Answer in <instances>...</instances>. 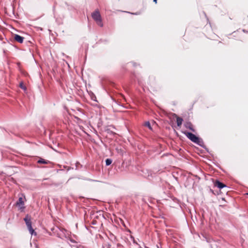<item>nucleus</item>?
Here are the masks:
<instances>
[{
	"label": "nucleus",
	"mask_w": 248,
	"mask_h": 248,
	"mask_svg": "<svg viewBox=\"0 0 248 248\" xmlns=\"http://www.w3.org/2000/svg\"><path fill=\"white\" fill-rule=\"evenodd\" d=\"M24 204V201L22 197H19L16 203V206H17L21 211H23L25 209V207Z\"/></svg>",
	"instance_id": "5"
},
{
	"label": "nucleus",
	"mask_w": 248,
	"mask_h": 248,
	"mask_svg": "<svg viewBox=\"0 0 248 248\" xmlns=\"http://www.w3.org/2000/svg\"><path fill=\"white\" fill-rule=\"evenodd\" d=\"M143 174V176L147 178L148 180H151L152 178H155L156 176V175L155 173L153 172L151 170H142Z\"/></svg>",
	"instance_id": "3"
},
{
	"label": "nucleus",
	"mask_w": 248,
	"mask_h": 248,
	"mask_svg": "<svg viewBox=\"0 0 248 248\" xmlns=\"http://www.w3.org/2000/svg\"><path fill=\"white\" fill-rule=\"evenodd\" d=\"M222 200L223 201H225V198H222Z\"/></svg>",
	"instance_id": "29"
},
{
	"label": "nucleus",
	"mask_w": 248,
	"mask_h": 248,
	"mask_svg": "<svg viewBox=\"0 0 248 248\" xmlns=\"http://www.w3.org/2000/svg\"><path fill=\"white\" fill-rule=\"evenodd\" d=\"M243 31L244 32H247V31H245V30H243Z\"/></svg>",
	"instance_id": "28"
},
{
	"label": "nucleus",
	"mask_w": 248,
	"mask_h": 248,
	"mask_svg": "<svg viewBox=\"0 0 248 248\" xmlns=\"http://www.w3.org/2000/svg\"><path fill=\"white\" fill-rule=\"evenodd\" d=\"M194 143L197 144L199 146H201V147L205 149L207 151V152H209V150L208 148H206V146L204 145V142L202 139L200 138V137H198V141H195Z\"/></svg>",
	"instance_id": "8"
},
{
	"label": "nucleus",
	"mask_w": 248,
	"mask_h": 248,
	"mask_svg": "<svg viewBox=\"0 0 248 248\" xmlns=\"http://www.w3.org/2000/svg\"><path fill=\"white\" fill-rule=\"evenodd\" d=\"M139 84L140 85H142V82L139 78L137 79Z\"/></svg>",
	"instance_id": "21"
},
{
	"label": "nucleus",
	"mask_w": 248,
	"mask_h": 248,
	"mask_svg": "<svg viewBox=\"0 0 248 248\" xmlns=\"http://www.w3.org/2000/svg\"><path fill=\"white\" fill-rule=\"evenodd\" d=\"M184 125L186 128L189 129L193 132H195V130L193 128V125L190 122L188 121L186 122Z\"/></svg>",
	"instance_id": "9"
},
{
	"label": "nucleus",
	"mask_w": 248,
	"mask_h": 248,
	"mask_svg": "<svg viewBox=\"0 0 248 248\" xmlns=\"http://www.w3.org/2000/svg\"><path fill=\"white\" fill-rule=\"evenodd\" d=\"M214 185L215 186L217 187L219 189H221L224 187H227L225 184L220 182L218 180H216L215 181V182H214Z\"/></svg>",
	"instance_id": "7"
},
{
	"label": "nucleus",
	"mask_w": 248,
	"mask_h": 248,
	"mask_svg": "<svg viewBox=\"0 0 248 248\" xmlns=\"http://www.w3.org/2000/svg\"><path fill=\"white\" fill-rule=\"evenodd\" d=\"M92 100H93V101H96V100H95V99H94V98H92Z\"/></svg>",
	"instance_id": "25"
},
{
	"label": "nucleus",
	"mask_w": 248,
	"mask_h": 248,
	"mask_svg": "<svg viewBox=\"0 0 248 248\" xmlns=\"http://www.w3.org/2000/svg\"><path fill=\"white\" fill-rule=\"evenodd\" d=\"M186 137L190 140L193 142H195V141H197L198 140V136H197L195 134H193L190 132L186 131L183 133Z\"/></svg>",
	"instance_id": "4"
},
{
	"label": "nucleus",
	"mask_w": 248,
	"mask_h": 248,
	"mask_svg": "<svg viewBox=\"0 0 248 248\" xmlns=\"http://www.w3.org/2000/svg\"><path fill=\"white\" fill-rule=\"evenodd\" d=\"M24 38L20 35L15 34L14 36V40L19 43L23 42Z\"/></svg>",
	"instance_id": "10"
},
{
	"label": "nucleus",
	"mask_w": 248,
	"mask_h": 248,
	"mask_svg": "<svg viewBox=\"0 0 248 248\" xmlns=\"http://www.w3.org/2000/svg\"><path fill=\"white\" fill-rule=\"evenodd\" d=\"M69 240L73 244L76 243V242H77V241H76L74 239L71 238H70L69 239Z\"/></svg>",
	"instance_id": "19"
},
{
	"label": "nucleus",
	"mask_w": 248,
	"mask_h": 248,
	"mask_svg": "<svg viewBox=\"0 0 248 248\" xmlns=\"http://www.w3.org/2000/svg\"><path fill=\"white\" fill-rule=\"evenodd\" d=\"M210 190H211V192H212L213 193H214V191H213V190L210 189Z\"/></svg>",
	"instance_id": "27"
},
{
	"label": "nucleus",
	"mask_w": 248,
	"mask_h": 248,
	"mask_svg": "<svg viewBox=\"0 0 248 248\" xmlns=\"http://www.w3.org/2000/svg\"><path fill=\"white\" fill-rule=\"evenodd\" d=\"M131 238L133 239V243L136 244H138V243L136 242L134 237L132 236H131Z\"/></svg>",
	"instance_id": "20"
},
{
	"label": "nucleus",
	"mask_w": 248,
	"mask_h": 248,
	"mask_svg": "<svg viewBox=\"0 0 248 248\" xmlns=\"http://www.w3.org/2000/svg\"><path fill=\"white\" fill-rule=\"evenodd\" d=\"M112 128L113 129H116L115 126L113 125H108L105 128V131L109 135L115 136L116 133L112 130Z\"/></svg>",
	"instance_id": "6"
},
{
	"label": "nucleus",
	"mask_w": 248,
	"mask_h": 248,
	"mask_svg": "<svg viewBox=\"0 0 248 248\" xmlns=\"http://www.w3.org/2000/svg\"><path fill=\"white\" fill-rule=\"evenodd\" d=\"M173 116L176 118V123L178 126L180 127L183 122V119L181 117H178L176 114H173Z\"/></svg>",
	"instance_id": "11"
},
{
	"label": "nucleus",
	"mask_w": 248,
	"mask_h": 248,
	"mask_svg": "<svg viewBox=\"0 0 248 248\" xmlns=\"http://www.w3.org/2000/svg\"><path fill=\"white\" fill-rule=\"evenodd\" d=\"M112 162V160L110 158H107L105 160V164L106 166H109Z\"/></svg>",
	"instance_id": "14"
},
{
	"label": "nucleus",
	"mask_w": 248,
	"mask_h": 248,
	"mask_svg": "<svg viewBox=\"0 0 248 248\" xmlns=\"http://www.w3.org/2000/svg\"><path fill=\"white\" fill-rule=\"evenodd\" d=\"M19 87L21 89H23L24 91H26L27 89V88L26 86L24 85L23 82H21L19 84Z\"/></svg>",
	"instance_id": "17"
},
{
	"label": "nucleus",
	"mask_w": 248,
	"mask_h": 248,
	"mask_svg": "<svg viewBox=\"0 0 248 248\" xmlns=\"http://www.w3.org/2000/svg\"><path fill=\"white\" fill-rule=\"evenodd\" d=\"M70 246L72 248H84L83 246L81 245L77 242Z\"/></svg>",
	"instance_id": "13"
},
{
	"label": "nucleus",
	"mask_w": 248,
	"mask_h": 248,
	"mask_svg": "<svg viewBox=\"0 0 248 248\" xmlns=\"http://www.w3.org/2000/svg\"><path fill=\"white\" fill-rule=\"evenodd\" d=\"M76 170H79L80 168H82V165L80 164L79 162H77L76 163Z\"/></svg>",
	"instance_id": "15"
},
{
	"label": "nucleus",
	"mask_w": 248,
	"mask_h": 248,
	"mask_svg": "<svg viewBox=\"0 0 248 248\" xmlns=\"http://www.w3.org/2000/svg\"><path fill=\"white\" fill-rule=\"evenodd\" d=\"M128 232H131V231H130V230H128Z\"/></svg>",
	"instance_id": "30"
},
{
	"label": "nucleus",
	"mask_w": 248,
	"mask_h": 248,
	"mask_svg": "<svg viewBox=\"0 0 248 248\" xmlns=\"http://www.w3.org/2000/svg\"><path fill=\"white\" fill-rule=\"evenodd\" d=\"M92 100H93V101H96V100H95V99H94V98H92Z\"/></svg>",
	"instance_id": "24"
},
{
	"label": "nucleus",
	"mask_w": 248,
	"mask_h": 248,
	"mask_svg": "<svg viewBox=\"0 0 248 248\" xmlns=\"http://www.w3.org/2000/svg\"><path fill=\"white\" fill-rule=\"evenodd\" d=\"M131 14H134V13H131ZM135 15H137V13H134Z\"/></svg>",
	"instance_id": "31"
},
{
	"label": "nucleus",
	"mask_w": 248,
	"mask_h": 248,
	"mask_svg": "<svg viewBox=\"0 0 248 248\" xmlns=\"http://www.w3.org/2000/svg\"><path fill=\"white\" fill-rule=\"evenodd\" d=\"M131 63L132 64L133 66L135 67L137 64L136 62H131Z\"/></svg>",
	"instance_id": "22"
},
{
	"label": "nucleus",
	"mask_w": 248,
	"mask_h": 248,
	"mask_svg": "<svg viewBox=\"0 0 248 248\" xmlns=\"http://www.w3.org/2000/svg\"><path fill=\"white\" fill-rule=\"evenodd\" d=\"M38 164H47L50 163V161L42 158H40L37 161Z\"/></svg>",
	"instance_id": "12"
},
{
	"label": "nucleus",
	"mask_w": 248,
	"mask_h": 248,
	"mask_svg": "<svg viewBox=\"0 0 248 248\" xmlns=\"http://www.w3.org/2000/svg\"><path fill=\"white\" fill-rule=\"evenodd\" d=\"M123 225L124 226V227H125V225L124 223H123Z\"/></svg>",
	"instance_id": "26"
},
{
	"label": "nucleus",
	"mask_w": 248,
	"mask_h": 248,
	"mask_svg": "<svg viewBox=\"0 0 248 248\" xmlns=\"http://www.w3.org/2000/svg\"><path fill=\"white\" fill-rule=\"evenodd\" d=\"M157 0H153L154 2H155V3H157Z\"/></svg>",
	"instance_id": "23"
},
{
	"label": "nucleus",
	"mask_w": 248,
	"mask_h": 248,
	"mask_svg": "<svg viewBox=\"0 0 248 248\" xmlns=\"http://www.w3.org/2000/svg\"><path fill=\"white\" fill-rule=\"evenodd\" d=\"M24 221L27 227V228L30 232V233L32 235H36L37 233L34 230L32 227V222L31 221V218L28 214L26 215L25 217L24 218Z\"/></svg>",
	"instance_id": "1"
},
{
	"label": "nucleus",
	"mask_w": 248,
	"mask_h": 248,
	"mask_svg": "<svg viewBox=\"0 0 248 248\" xmlns=\"http://www.w3.org/2000/svg\"><path fill=\"white\" fill-rule=\"evenodd\" d=\"M247 195H248V193H247Z\"/></svg>",
	"instance_id": "32"
},
{
	"label": "nucleus",
	"mask_w": 248,
	"mask_h": 248,
	"mask_svg": "<svg viewBox=\"0 0 248 248\" xmlns=\"http://www.w3.org/2000/svg\"><path fill=\"white\" fill-rule=\"evenodd\" d=\"M92 16L99 26L103 27V24L102 22L101 16L98 11H94L92 14Z\"/></svg>",
	"instance_id": "2"
},
{
	"label": "nucleus",
	"mask_w": 248,
	"mask_h": 248,
	"mask_svg": "<svg viewBox=\"0 0 248 248\" xmlns=\"http://www.w3.org/2000/svg\"><path fill=\"white\" fill-rule=\"evenodd\" d=\"M85 180L89 181H91V182H98V181H97V180L90 179V178H86V179H85Z\"/></svg>",
	"instance_id": "18"
},
{
	"label": "nucleus",
	"mask_w": 248,
	"mask_h": 248,
	"mask_svg": "<svg viewBox=\"0 0 248 248\" xmlns=\"http://www.w3.org/2000/svg\"><path fill=\"white\" fill-rule=\"evenodd\" d=\"M145 125L149 128V129H152V127L149 121L146 122L145 123Z\"/></svg>",
	"instance_id": "16"
}]
</instances>
